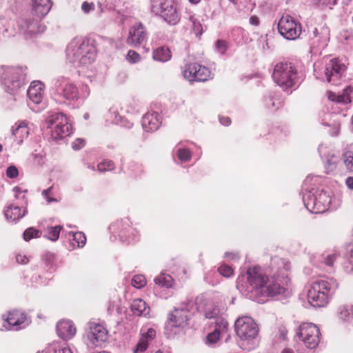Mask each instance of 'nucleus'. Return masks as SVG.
<instances>
[{
  "instance_id": "f257e3e1",
  "label": "nucleus",
  "mask_w": 353,
  "mask_h": 353,
  "mask_svg": "<svg viewBox=\"0 0 353 353\" xmlns=\"http://www.w3.org/2000/svg\"><path fill=\"white\" fill-rule=\"evenodd\" d=\"M246 296L258 303L265 302L272 297L284 292V287L272 280L268 270L259 266H253L246 271Z\"/></svg>"
},
{
  "instance_id": "f03ea898",
  "label": "nucleus",
  "mask_w": 353,
  "mask_h": 353,
  "mask_svg": "<svg viewBox=\"0 0 353 353\" xmlns=\"http://www.w3.org/2000/svg\"><path fill=\"white\" fill-rule=\"evenodd\" d=\"M337 288L338 283L332 278L319 279L312 281L307 294L309 303L314 307L325 306Z\"/></svg>"
},
{
  "instance_id": "7ed1b4c3",
  "label": "nucleus",
  "mask_w": 353,
  "mask_h": 353,
  "mask_svg": "<svg viewBox=\"0 0 353 353\" xmlns=\"http://www.w3.org/2000/svg\"><path fill=\"white\" fill-rule=\"evenodd\" d=\"M68 60L76 65H88L96 58L93 46L81 38H75L68 45L66 50Z\"/></svg>"
},
{
  "instance_id": "20e7f679",
  "label": "nucleus",
  "mask_w": 353,
  "mask_h": 353,
  "mask_svg": "<svg viewBox=\"0 0 353 353\" xmlns=\"http://www.w3.org/2000/svg\"><path fill=\"white\" fill-rule=\"evenodd\" d=\"M151 12L171 26L181 21L178 3L173 0H151Z\"/></svg>"
},
{
  "instance_id": "39448f33",
  "label": "nucleus",
  "mask_w": 353,
  "mask_h": 353,
  "mask_svg": "<svg viewBox=\"0 0 353 353\" xmlns=\"http://www.w3.org/2000/svg\"><path fill=\"white\" fill-rule=\"evenodd\" d=\"M272 78L274 81L283 90L296 86L299 77L294 65L290 62L277 63L274 68Z\"/></svg>"
},
{
  "instance_id": "423d86ee",
  "label": "nucleus",
  "mask_w": 353,
  "mask_h": 353,
  "mask_svg": "<svg viewBox=\"0 0 353 353\" xmlns=\"http://www.w3.org/2000/svg\"><path fill=\"white\" fill-rule=\"evenodd\" d=\"M303 201L307 210L314 214L325 212L332 202L330 195L322 190L303 192Z\"/></svg>"
},
{
  "instance_id": "0eeeda50",
  "label": "nucleus",
  "mask_w": 353,
  "mask_h": 353,
  "mask_svg": "<svg viewBox=\"0 0 353 353\" xmlns=\"http://www.w3.org/2000/svg\"><path fill=\"white\" fill-rule=\"evenodd\" d=\"M46 123L51 130L52 137L55 140L68 137L72 132V125L63 113L55 112L49 115Z\"/></svg>"
},
{
  "instance_id": "6e6552de",
  "label": "nucleus",
  "mask_w": 353,
  "mask_h": 353,
  "mask_svg": "<svg viewBox=\"0 0 353 353\" xmlns=\"http://www.w3.org/2000/svg\"><path fill=\"white\" fill-rule=\"evenodd\" d=\"M22 72L19 68L9 66L0 67V81L6 91L14 94L23 85Z\"/></svg>"
},
{
  "instance_id": "1a4fd4ad",
  "label": "nucleus",
  "mask_w": 353,
  "mask_h": 353,
  "mask_svg": "<svg viewBox=\"0 0 353 353\" xmlns=\"http://www.w3.org/2000/svg\"><path fill=\"white\" fill-rule=\"evenodd\" d=\"M272 280L276 281L281 284L285 290L290 279L289 273L291 270L290 263L284 259L274 256L271 259L270 267L267 269Z\"/></svg>"
},
{
  "instance_id": "9d476101",
  "label": "nucleus",
  "mask_w": 353,
  "mask_h": 353,
  "mask_svg": "<svg viewBox=\"0 0 353 353\" xmlns=\"http://www.w3.org/2000/svg\"><path fill=\"white\" fill-rule=\"evenodd\" d=\"M296 336L309 349L316 348L320 341V330L312 323H302L296 330Z\"/></svg>"
},
{
  "instance_id": "9b49d317",
  "label": "nucleus",
  "mask_w": 353,
  "mask_h": 353,
  "mask_svg": "<svg viewBox=\"0 0 353 353\" xmlns=\"http://www.w3.org/2000/svg\"><path fill=\"white\" fill-rule=\"evenodd\" d=\"M53 87L54 94L68 101H76L79 97V92L76 85L68 78L59 77L54 79Z\"/></svg>"
},
{
  "instance_id": "f8f14e48",
  "label": "nucleus",
  "mask_w": 353,
  "mask_h": 353,
  "mask_svg": "<svg viewBox=\"0 0 353 353\" xmlns=\"http://www.w3.org/2000/svg\"><path fill=\"white\" fill-rule=\"evenodd\" d=\"M278 30L285 39L295 40L301 33V26L294 17L285 14H283L278 23Z\"/></svg>"
},
{
  "instance_id": "ddd939ff",
  "label": "nucleus",
  "mask_w": 353,
  "mask_h": 353,
  "mask_svg": "<svg viewBox=\"0 0 353 353\" xmlns=\"http://www.w3.org/2000/svg\"><path fill=\"white\" fill-rule=\"evenodd\" d=\"M235 331L242 341H250L257 336L259 328L254 320L246 316L236 321Z\"/></svg>"
},
{
  "instance_id": "4468645a",
  "label": "nucleus",
  "mask_w": 353,
  "mask_h": 353,
  "mask_svg": "<svg viewBox=\"0 0 353 353\" xmlns=\"http://www.w3.org/2000/svg\"><path fill=\"white\" fill-rule=\"evenodd\" d=\"M87 339L93 346H100L108 339V332L102 325L96 322H90L87 331Z\"/></svg>"
},
{
  "instance_id": "2eb2a0df",
  "label": "nucleus",
  "mask_w": 353,
  "mask_h": 353,
  "mask_svg": "<svg viewBox=\"0 0 353 353\" xmlns=\"http://www.w3.org/2000/svg\"><path fill=\"white\" fill-rule=\"evenodd\" d=\"M183 72L184 77L190 81H205L211 75L208 68L196 63L185 65Z\"/></svg>"
},
{
  "instance_id": "dca6fc26",
  "label": "nucleus",
  "mask_w": 353,
  "mask_h": 353,
  "mask_svg": "<svg viewBox=\"0 0 353 353\" xmlns=\"http://www.w3.org/2000/svg\"><path fill=\"white\" fill-rule=\"evenodd\" d=\"M346 67L339 59H332L325 65V74L327 82L335 84L345 71Z\"/></svg>"
},
{
  "instance_id": "f3484780",
  "label": "nucleus",
  "mask_w": 353,
  "mask_h": 353,
  "mask_svg": "<svg viewBox=\"0 0 353 353\" xmlns=\"http://www.w3.org/2000/svg\"><path fill=\"white\" fill-rule=\"evenodd\" d=\"M189 310L185 305L184 307H176L169 314L168 321L166 324L165 328L171 329L172 327H182L187 324L188 321Z\"/></svg>"
},
{
  "instance_id": "a211bd4d",
  "label": "nucleus",
  "mask_w": 353,
  "mask_h": 353,
  "mask_svg": "<svg viewBox=\"0 0 353 353\" xmlns=\"http://www.w3.org/2000/svg\"><path fill=\"white\" fill-rule=\"evenodd\" d=\"M147 39L145 28L141 23H137L130 28L126 42L128 44L137 47Z\"/></svg>"
},
{
  "instance_id": "6ab92c4d",
  "label": "nucleus",
  "mask_w": 353,
  "mask_h": 353,
  "mask_svg": "<svg viewBox=\"0 0 353 353\" xmlns=\"http://www.w3.org/2000/svg\"><path fill=\"white\" fill-rule=\"evenodd\" d=\"M3 319L6 324L3 327L6 330H18L21 328L20 325L26 321V316L23 312L19 310L9 312L8 314L3 315Z\"/></svg>"
},
{
  "instance_id": "aec40b11",
  "label": "nucleus",
  "mask_w": 353,
  "mask_h": 353,
  "mask_svg": "<svg viewBox=\"0 0 353 353\" xmlns=\"http://www.w3.org/2000/svg\"><path fill=\"white\" fill-rule=\"evenodd\" d=\"M19 24L21 31L27 37H31L45 30V27L39 23L38 19H23L19 22Z\"/></svg>"
},
{
  "instance_id": "412c9836",
  "label": "nucleus",
  "mask_w": 353,
  "mask_h": 353,
  "mask_svg": "<svg viewBox=\"0 0 353 353\" xmlns=\"http://www.w3.org/2000/svg\"><path fill=\"white\" fill-rule=\"evenodd\" d=\"M57 332L60 338L68 340L75 335L76 327L71 321L61 320L57 324Z\"/></svg>"
},
{
  "instance_id": "4be33fe9",
  "label": "nucleus",
  "mask_w": 353,
  "mask_h": 353,
  "mask_svg": "<svg viewBox=\"0 0 353 353\" xmlns=\"http://www.w3.org/2000/svg\"><path fill=\"white\" fill-rule=\"evenodd\" d=\"M312 37L313 44H316L318 48H324L330 40V30L326 26L319 28H314Z\"/></svg>"
},
{
  "instance_id": "5701e85b",
  "label": "nucleus",
  "mask_w": 353,
  "mask_h": 353,
  "mask_svg": "<svg viewBox=\"0 0 353 353\" xmlns=\"http://www.w3.org/2000/svg\"><path fill=\"white\" fill-rule=\"evenodd\" d=\"M161 123L160 117L157 112H148L142 119V127L146 132L157 130Z\"/></svg>"
},
{
  "instance_id": "b1692460",
  "label": "nucleus",
  "mask_w": 353,
  "mask_h": 353,
  "mask_svg": "<svg viewBox=\"0 0 353 353\" xmlns=\"http://www.w3.org/2000/svg\"><path fill=\"white\" fill-rule=\"evenodd\" d=\"M44 94V85L41 81H33L27 90V94L31 101L35 104L41 102Z\"/></svg>"
},
{
  "instance_id": "393cba45",
  "label": "nucleus",
  "mask_w": 353,
  "mask_h": 353,
  "mask_svg": "<svg viewBox=\"0 0 353 353\" xmlns=\"http://www.w3.org/2000/svg\"><path fill=\"white\" fill-rule=\"evenodd\" d=\"M156 336V330L153 328H149L145 333H143L139 340L136 347L133 350L134 353H143L148 347V343Z\"/></svg>"
},
{
  "instance_id": "a878e982",
  "label": "nucleus",
  "mask_w": 353,
  "mask_h": 353,
  "mask_svg": "<svg viewBox=\"0 0 353 353\" xmlns=\"http://www.w3.org/2000/svg\"><path fill=\"white\" fill-rule=\"evenodd\" d=\"M32 10L39 18L46 15L51 8L50 0H32Z\"/></svg>"
},
{
  "instance_id": "bb28decb",
  "label": "nucleus",
  "mask_w": 353,
  "mask_h": 353,
  "mask_svg": "<svg viewBox=\"0 0 353 353\" xmlns=\"http://www.w3.org/2000/svg\"><path fill=\"white\" fill-rule=\"evenodd\" d=\"M340 162V156L339 152H331L325 157L324 167L327 174H333L337 168Z\"/></svg>"
},
{
  "instance_id": "cd10ccee",
  "label": "nucleus",
  "mask_w": 353,
  "mask_h": 353,
  "mask_svg": "<svg viewBox=\"0 0 353 353\" xmlns=\"http://www.w3.org/2000/svg\"><path fill=\"white\" fill-rule=\"evenodd\" d=\"M131 310L135 316H148L150 314V309L143 300L137 299H134L131 304Z\"/></svg>"
},
{
  "instance_id": "c85d7f7f",
  "label": "nucleus",
  "mask_w": 353,
  "mask_h": 353,
  "mask_svg": "<svg viewBox=\"0 0 353 353\" xmlns=\"http://www.w3.org/2000/svg\"><path fill=\"white\" fill-rule=\"evenodd\" d=\"M107 119L110 120L112 123L121 125L129 128H131L133 125L129 121L125 122L123 118L119 114L118 110L114 108H112L109 110V112L107 114Z\"/></svg>"
},
{
  "instance_id": "c756f323",
  "label": "nucleus",
  "mask_w": 353,
  "mask_h": 353,
  "mask_svg": "<svg viewBox=\"0 0 353 353\" xmlns=\"http://www.w3.org/2000/svg\"><path fill=\"white\" fill-rule=\"evenodd\" d=\"M26 214V210H21L19 206L11 205L5 210V216L8 220L16 221L22 218Z\"/></svg>"
},
{
  "instance_id": "7c9ffc66",
  "label": "nucleus",
  "mask_w": 353,
  "mask_h": 353,
  "mask_svg": "<svg viewBox=\"0 0 353 353\" xmlns=\"http://www.w3.org/2000/svg\"><path fill=\"white\" fill-rule=\"evenodd\" d=\"M152 57L155 61L166 62L171 59L172 53L168 48L161 46L157 48L153 51Z\"/></svg>"
},
{
  "instance_id": "2f4dec72",
  "label": "nucleus",
  "mask_w": 353,
  "mask_h": 353,
  "mask_svg": "<svg viewBox=\"0 0 353 353\" xmlns=\"http://www.w3.org/2000/svg\"><path fill=\"white\" fill-rule=\"evenodd\" d=\"M12 134L17 139L19 143L23 142V139L27 138L29 134V128L26 121H21L17 127L12 130Z\"/></svg>"
},
{
  "instance_id": "473e14b6",
  "label": "nucleus",
  "mask_w": 353,
  "mask_h": 353,
  "mask_svg": "<svg viewBox=\"0 0 353 353\" xmlns=\"http://www.w3.org/2000/svg\"><path fill=\"white\" fill-rule=\"evenodd\" d=\"M109 228L114 232H116L117 230H118L121 237H124L126 232H128L129 229H130L129 220L128 219H125L121 221H117L111 224Z\"/></svg>"
},
{
  "instance_id": "72a5a7b5",
  "label": "nucleus",
  "mask_w": 353,
  "mask_h": 353,
  "mask_svg": "<svg viewBox=\"0 0 353 353\" xmlns=\"http://www.w3.org/2000/svg\"><path fill=\"white\" fill-rule=\"evenodd\" d=\"M38 353H72L71 350L64 345L58 343H52L48 345L43 351Z\"/></svg>"
},
{
  "instance_id": "f704fd0d",
  "label": "nucleus",
  "mask_w": 353,
  "mask_h": 353,
  "mask_svg": "<svg viewBox=\"0 0 353 353\" xmlns=\"http://www.w3.org/2000/svg\"><path fill=\"white\" fill-rule=\"evenodd\" d=\"M339 319L343 321H349L353 319V306L342 305L338 309Z\"/></svg>"
},
{
  "instance_id": "c9c22d12",
  "label": "nucleus",
  "mask_w": 353,
  "mask_h": 353,
  "mask_svg": "<svg viewBox=\"0 0 353 353\" xmlns=\"http://www.w3.org/2000/svg\"><path fill=\"white\" fill-rule=\"evenodd\" d=\"M221 313H224L217 306L214 305H208L204 310V316L205 319H217Z\"/></svg>"
},
{
  "instance_id": "e433bc0d",
  "label": "nucleus",
  "mask_w": 353,
  "mask_h": 353,
  "mask_svg": "<svg viewBox=\"0 0 353 353\" xmlns=\"http://www.w3.org/2000/svg\"><path fill=\"white\" fill-rule=\"evenodd\" d=\"M154 281L157 285L161 287H165L168 288L172 287L173 280L170 275L161 274L158 276L155 277Z\"/></svg>"
},
{
  "instance_id": "4c0bfd02",
  "label": "nucleus",
  "mask_w": 353,
  "mask_h": 353,
  "mask_svg": "<svg viewBox=\"0 0 353 353\" xmlns=\"http://www.w3.org/2000/svg\"><path fill=\"white\" fill-rule=\"evenodd\" d=\"M69 236H72V243L74 245H77L78 248H82L85 245L86 242V237L81 232H70L68 234Z\"/></svg>"
},
{
  "instance_id": "58836bf2",
  "label": "nucleus",
  "mask_w": 353,
  "mask_h": 353,
  "mask_svg": "<svg viewBox=\"0 0 353 353\" xmlns=\"http://www.w3.org/2000/svg\"><path fill=\"white\" fill-rule=\"evenodd\" d=\"M215 329L218 331H220V333L223 334L227 332L228 323V321L225 319V314L221 313L220 316H219L217 319H216L215 321Z\"/></svg>"
},
{
  "instance_id": "ea45409f",
  "label": "nucleus",
  "mask_w": 353,
  "mask_h": 353,
  "mask_svg": "<svg viewBox=\"0 0 353 353\" xmlns=\"http://www.w3.org/2000/svg\"><path fill=\"white\" fill-rule=\"evenodd\" d=\"M61 229L62 227L60 225L49 227L48 228L47 234L45 236L52 241H56L59 237Z\"/></svg>"
},
{
  "instance_id": "a19ab883",
  "label": "nucleus",
  "mask_w": 353,
  "mask_h": 353,
  "mask_svg": "<svg viewBox=\"0 0 353 353\" xmlns=\"http://www.w3.org/2000/svg\"><path fill=\"white\" fill-rule=\"evenodd\" d=\"M328 99L331 101H336L339 103L346 104L350 102V97L347 95H336L332 92H327Z\"/></svg>"
},
{
  "instance_id": "79ce46f5",
  "label": "nucleus",
  "mask_w": 353,
  "mask_h": 353,
  "mask_svg": "<svg viewBox=\"0 0 353 353\" xmlns=\"http://www.w3.org/2000/svg\"><path fill=\"white\" fill-rule=\"evenodd\" d=\"M189 20L192 22L194 33L196 37H200L203 32L202 24L194 15H191Z\"/></svg>"
},
{
  "instance_id": "37998d69",
  "label": "nucleus",
  "mask_w": 353,
  "mask_h": 353,
  "mask_svg": "<svg viewBox=\"0 0 353 353\" xmlns=\"http://www.w3.org/2000/svg\"><path fill=\"white\" fill-rule=\"evenodd\" d=\"M23 235L24 240L28 241L33 238L39 237L41 235V232L34 228H29L24 231Z\"/></svg>"
},
{
  "instance_id": "c03bdc74",
  "label": "nucleus",
  "mask_w": 353,
  "mask_h": 353,
  "mask_svg": "<svg viewBox=\"0 0 353 353\" xmlns=\"http://www.w3.org/2000/svg\"><path fill=\"white\" fill-rule=\"evenodd\" d=\"M146 280L143 275L137 274L133 276L132 279V285L133 287L141 289L146 285Z\"/></svg>"
},
{
  "instance_id": "a18cd8bd",
  "label": "nucleus",
  "mask_w": 353,
  "mask_h": 353,
  "mask_svg": "<svg viewBox=\"0 0 353 353\" xmlns=\"http://www.w3.org/2000/svg\"><path fill=\"white\" fill-rule=\"evenodd\" d=\"M221 334V333H220V331L214 330L212 332L209 333L207 335L206 343L208 345H214L219 341Z\"/></svg>"
},
{
  "instance_id": "49530a36",
  "label": "nucleus",
  "mask_w": 353,
  "mask_h": 353,
  "mask_svg": "<svg viewBox=\"0 0 353 353\" xmlns=\"http://www.w3.org/2000/svg\"><path fill=\"white\" fill-rule=\"evenodd\" d=\"M343 162L347 168L351 172H353V152L346 151L343 154Z\"/></svg>"
},
{
  "instance_id": "de8ad7c7",
  "label": "nucleus",
  "mask_w": 353,
  "mask_h": 353,
  "mask_svg": "<svg viewBox=\"0 0 353 353\" xmlns=\"http://www.w3.org/2000/svg\"><path fill=\"white\" fill-rule=\"evenodd\" d=\"M114 168V163L110 160H105L97 165L99 171L101 172L112 170Z\"/></svg>"
},
{
  "instance_id": "09e8293b",
  "label": "nucleus",
  "mask_w": 353,
  "mask_h": 353,
  "mask_svg": "<svg viewBox=\"0 0 353 353\" xmlns=\"http://www.w3.org/2000/svg\"><path fill=\"white\" fill-rule=\"evenodd\" d=\"M126 59L131 63H136L141 60V57L139 53L134 50H130L127 54Z\"/></svg>"
},
{
  "instance_id": "8fccbe9b",
  "label": "nucleus",
  "mask_w": 353,
  "mask_h": 353,
  "mask_svg": "<svg viewBox=\"0 0 353 353\" xmlns=\"http://www.w3.org/2000/svg\"><path fill=\"white\" fill-rule=\"evenodd\" d=\"M177 156H178V158L181 161L186 162V161H188L190 159L191 154H190V152L188 150L184 149V148H180L178 150Z\"/></svg>"
},
{
  "instance_id": "3c124183",
  "label": "nucleus",
  "mask_w": 353,
  "mask_h": 353,
  "mask_svg": "<svg viewBox=\"0 0 353 353\" xmlns=\"http://www.w3.org/2000/svg\"><path fill=\"white\" fill-rule=\"evenodd\" d=\"M219 272L225 277H230L233 274V269L227 265H221L219 269Z\"/></svg>"
},
{
  "instance_id": "603ef678",
  "label": "nucleus",
  "mask_w": 353,
  "mask_h": 353,
  "mask_svg": "<svg viewBox=\"0 0 353 353\" xmlns=\"http://www.w3.org/2000/svg\"><path fill=\"white\" fill-rule=\"evenodd\" d=\"M336 258L337 254L336 253L329 254L323 258V262L326 265L332 267Z\"/></svg>"
},
{
  "instance_id": "864d4df0",
  "label": "nucleus",
  "mask_w": 353,
  "mask_h": 353,
  "mask_svg": "<svg viewBox=\"0 0 353 353\" xmlns=\"http://www.w3.org/2000/svg\"><path fill=\"white\" fill-rule=\"evenodd\" d=\"M216 50L221 54H224L228 49L227 43L223 40H218L215 44Z\"/></svg>"
},
{
  "instance_id": "5fc2aeb1",
  "label": "nucleus",
  "mask_w": 353,
  "mask_h": 353,
  "mask_svg": "<svg viewBox=\"0 0 353 353\" xmlns=\"http://www.w3.org/2000/svg\"><path fill=\"white\" fill-rule=\"evenodd\" d=\"M19 174L17 168L14 165L9 166L6 170V176L10 179L16 178Z\"/></svg>"
},
{
  "instance_id": "6e6d98bb",
  "label": "nucleus",
  "mask_w": 353,
  "mask_h": 353,
  "mask_svg": "<svg viewBox=\"0 0 353 353\" xmlns=\"http://www.w3.org/2000/svg\"><path fill=\"white\" fill-rule=\"evenodd\" d=\"M81 9L84 13L88 14L94 9V4L93 3L84 1L81 5Z\"/></svg>"
},
{
  "instance_id": "4d7b16f0",
  "label": "nucleus",
  "mask_w": 353,
  "mask_h": 353,
  "mask_svg": "<svg viewBox=\"0 0 353 353\" xmlns=\"http://www.w3.org/2000/svg\"><path fill=\"white\" fill-rule=\"evenodd\" d=\"M85 145V141L83 139H76L72 144V148L75 150H78L82 148Z\"/></svg>"
},
{
  "instance_id": "13d9d810",
  "label": "nucleus",
  "mask_w": 353,
  "mask_h": 353,
  "mask_svg": "<svg viewBox=\"0 0 353 353\" xmlns=\"http://www.w3.org/2000/svg\"><path fill=\"white\" fill-rule=\"evenodd\" d=\"M52 191V188H49L43 191L42 194L45 197V199L47 200L48 203H51L52 201H57L56 199H53L50 197V194Z\"/></svg>"
},
{
  "instance_id": "bf43d9fd",
  "label": "nucleus",
  "mask_w": 353,
  "mask_h": 353,
  "mask_svg": "<svg viewBox=\"0 0 353 353\" xmlns=\"http://www.w3.org/2000/svg\"><path fill=\"white\" fill-rule=\"evenodd\" d=\"M16 260L18 263L20 264H26L28 262V259L26 256L22 254H17L16 256Z\"/></svg>"
},
{
  "instance_id": "052dcab7",
  "label": "nucleus",
  "mask_w": 353,
  "mask_h": 353,
  "mask_svg": "<svg viewBox=\"0 0 353 353\" xmlns=\"http://www.w3.org/2000/svg\"><path fill=\"white\" fill-rule=\"evenodd\" d=\"M346 250L349 253V260L350 263L353 264V244H348L346 247Z\"/></svg>"
},
{
  "instance_id": "680f3d73",
  "label": "nucleus",
  "mask_w": 353,
  "mask_h": 353,
  "mask_svg": "<svg viewBox=\"0 0 353 353\" xmlns=\"http://www.w3.org/2000/svg\"><path fill=\"white\" fill-rule=\"evenodd\" d=\"M219 121L223 125H228L231 123L230 118L228 117H219Z\"/></svg>"
},
{
  "instance_id": "e2e57ef3",
  "label": "nucleus",
  "mask_w": 353,
  "mask_h": 353,
  "mask_svg": "<svg viewBox=\"0 0 353 353\" xmlns=\"http://www.w3.org/2000/svg\"><path fill=\"white\" fill-rule=\"evenodd\" d=\"M249 21L251 25H253L255 26H257L259 25V19L256 16L250 17Z\"/></svg>"
},
{
  "instance_id": "0e129e2a",
  "label": "nucleus",
  "mask_w": 353,
  "mask_h": 353,
  "mask_svg": "<svg viewBox=\"0 0 353 353\" xmlns=\"http://www.w3.org/2000/svg\"><path fill=\"white\" fill-rule=\"evenodd\" d=\"M90 94V89L88 85H85L83 87L81 90V97L83 98H86Z\"/></svg>"
},
{
  "instance_id": "69168bd1",
  "label": "nucleus",
  "mask_w": 353,
  "mask_h": 353,
  "mask_svg": "<svg viewBox=\"0 0 353 353\" xmlns=\"http://www.w3.org/2000/svg\"><path fill=\"white\" fill-rule=\"evenodd\" d=\"M339 130H340V124L339 123L334 124V125L333 127V129H332V131L331 132V135L332 136H336V135H338L339 132Z\"/></svg>"
},
{
  "instance_id": "338daca9",
  "label": "nucleus",
  "mask_w": 353,
  "mask_h": 353,
  "mask_svg": "<svg viewBox=\"0 0 353 353\" xmlns=\"http://www.w3.org/2000/svg\"><path fill=\"white\" fill-rule=\"evenodd\" d=\"M345 184L350 189H353V177L348 176L345 180Z\"/></svg>"
},
{
  "instance_id": "774afa93",
  "label": "nucleus",
  "mask_w": 353,
  "mask_h": 353,
  "mask_svg": "<svg viewBox=\"0 0 353 353\" xmlns=\"http://www.w3.org/2000/svg\"><path fill=\"white\" fill-rule=\"evenodd\" d=\"M327 150V147L325 145L321 144L319 146L318 150L319 154L322 156L323 154H325V151Z\"/></svg>"
}]
</instances>
